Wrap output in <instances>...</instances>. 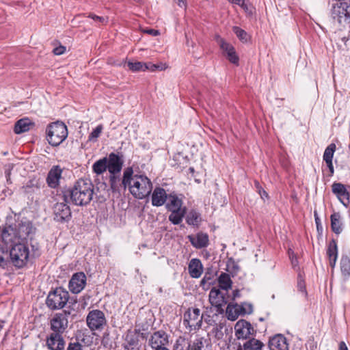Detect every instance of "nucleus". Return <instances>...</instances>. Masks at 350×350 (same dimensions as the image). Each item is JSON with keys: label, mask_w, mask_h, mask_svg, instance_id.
Wrapping results in <instances>:
<instances>
[{"label": "nucleus", "mask_w": 350, "mask_h": 350, "mask_svg": "<svg viewBox=\"0 0 350 350\" xmlns=\"http://www.w3.org/2000/svg\"><path fill=\"white\" fill-rule=\"evenodd\" d=\"M94 185L88 178H80L64 195L76 206H86L92 200Z\"/></svg>", "instance_id": "f257e3e1"}, {"label": "nucleus", "mask_w": 350, "mask_h": 350, "mask_svg": "<svg viewBox=\"0 0 350 350\" xmlns=\"http://www.w3.org/2000/svg\"><path fill=\"white\" fill-rule=\"evenodd\" d=\"M124 164V157L118 152H111L108 156L96 161L92 165L93 172L97 175L107 170L111 175H116L122 171Z\"/></svg>", "instance_id": "f03ea898"}, {"label": "nucleus", "mask_w": 350, "mask_h": 350, "mask_svg": "<svg viewBox=\"0 0 350 350\" xmlns=\"http://www.w3.org/2000/svg\"><path fill=\"white\" fill-rule=\"evenodd\" d=\"M122 183L138 199L149 196L152 189V183L148 176H123Z\"/></svg>", "instance_id": "7ed1b4c3"}, {"label": "nucleus", "mask_w": 350, "mask_h": 350, "mask_svg": "<svg viewBox=\"0 0 350 350\" xmlns=\"http://www.w3.org/2000/svg\"><path fill=\"white\" fill-rule=\"evenodd\" d=\"M46 140L53 146L61 144L68 137L66 125L60 121L51 123L46 128Z\"/></svg>", "instance_id": "20e7f679"}, {"label": "nucleus", "mask_w": 350, "mask_h": 350, "mask_svg": "<svg viewBox=\"0 0 350 350\" xmlns=\"http://www.w3.org/2000/svg\"><path fill=\"white\" fill-rule=\"evenodd\" d=\"M330 16L335 24L341 27L350 25V1H338L333 4Z\"/></svg>", "instance_id": "39448f33"}, {"label": "nucleus", "mask_w": 350, "mask_h": 350, "mask_svg": "<svg viewBox=\"0 0 350 350\" xmlns=\"http://www.w3.org/2000/svg\"><path fill=\"white\" fill-rule=\"evenodd\" d=\"M10 256L13 265L18 268H21L27 265L31 255L28 246L18 242L10 248Z\"/></svg>", "instance_id": "423d86ee"}, {"label": "nucleus", "mask_w": 350, "mask_h": 350, "mask_svg": "<svg viewBox=\"0 0 350 350\" xmlns=\"http://www.w3.org/2000/svg\"><path fill=\"white\" fill-rule=\"evenodd\" d=\"M69 299V293L62 287L56 288L47 296L46 304L51 310L63 308Z\"/></svg>", "instance_id": "0eeeda50"}, {"label": "nucleus", "mask_w": 350, "mask_h": 350, "mask_svg": "<svg viewBox=\"0 0 350 350\" xmlns=\"http://www.w3.org/2000/svg\"><path fill=\"white\" fill-rule=\"evenodd\" d=\"M68 202L67 196L64 194L60 197V201L54 204L53 209L56 221L64 223L70 219L72 213Z\"/></svg>", "instance_id": "6e6552de"}, {"label": "nucleus", "mask_w": 350, "mask_h": 350, "mask_svg": "<svg viewBox=\"0 0 350 350\" xmlns=\"http://www.w3.org/2000/svg\"><path fill=\"white\" fill-rule=\"evenodd\" d=\"M86 323L91 331H101L107 325V320L103 311L93 310L89 312Z\"/></svg>", "instance_id": "1a4fd4ad"}, {"label": "nucleus", "mask_w": 350, "mask_h": 350, "mask_svg": "<svg viewBox=\"0 0 350 350\" xmlns=\"http://www.w3.org/2000/svg\"><path fill=\"white\" fill-rule=\"evenodd\" d=\"M208 298L211 306L217 308V312L222 313L224 312L223 308L228 301V293H224L219 288L213 287L209 292Z\"/></svg>", "instance_id": "9d476101"}, {"label": "nucleus", "mask_w": 350, "mask_h": 350, "mask_svg": "<svg viewBox=\"0 0 350 350\" xmlns=\"http://www.w3.org/2000/svg\"><path fill=\"white\" fill-rule=\"evenodd\" d=\"M202 323V315L198 308H189L184 314L183 323L189 327L190 330H196L200 328Z\"/></svg>", "instance_id": "9b49d317"}, {"label": "nucleus", "mask_w": 350, "mask_h": 350, "mask_svg": "<svg viewBox=\"0 0 350 350\" xmlns=\"http://www.w3.org/2000/svg\"><path fill=\"white\" fill-rule=\"evenodd\" d=\"M70 312L66 310L55 314L50 321L51 330L60 334L66 332L68 325V318Z\"/></svg>", "instance_id": "f8f14e48"}, {"label": "nucleus", "mask_w": 350, "mask_h": 350, "mask_svg": "<svg viewBox=\"0 0 350 350\" xmlns=\"http://www.w3.org/2000/svg\"><path fill=\"white\" fill-rule=\"evenodd\" d=\"M148 343L153 350H159L160 349L167 347L169 335L163 330L156 331L151 334Z\"/></svg>", "instance_id": "ddd939ff"}, {"label": "nucleus", "mask_w": 350, "mask_h": 350, "mask_svg": "<svg viewBox=\"0 0 350 350\" xmlns=\"http://www.w3.org/2000/svg\"><path fill=\"white\" fill-rule=\"evenodd\" d=\"M86 280V275L84 273L77 272L74 273L69 282V290L72 293H79L85 288Z\"/></svg>", "instance_id": "4468645a"}, {"label": "nucleus", "mask_w": 350, "mask_h": 350, "mask_svg": "<svg viewBox=\"0 0 350 350\" xmlns=\"http://www.w3.org/2000/svg\"><path fill=\"white\" fill-rule=\"evenodd\" d=\"M0 237L2 242L7 246L9 245L10 247L20 242L16 229L11 226L3 228L1 231Z\"/></svg>", "instance_id": "2eb2a0df"}, {"label": "nucleus", "mask_w": 350, "mask_h": 350, "mask_svg": "<svg viewBox=\"0 0 350 350\" xmlns=\"http://www.w3.org/2000/svg\"><path fill=\"white\" fill-rule=\"evenodd\" d=\"M235 335L238 339H246L254 334L252 325L245 320H239L234 326Z\"/></svg>", "instance_id": "dca6fc26"}, {"label": "nucleus", "mask_w": 350, "mask_h": 350, "mask_svg": "<svg viewBox=\"0 0 350 350\" xmlns=\"http://www.w3.org/2000/svg\"><path fill=\"white\" fill-rule=\"evenodd\" d=\"M63 334L53 332L46 339V345L50 350H62L65 346Z\"/></svg>", "instance_id": "f3484780"}, {"label": "nucleus", "mask_w": 350, "mask_h": 350, "mask_svg": "<svg viewBox=\"0 0 350 350\" xmlns=\"http://www.w3.org/2000/svg\"><path fill=\"white\" fill-rule=\"evenodd\" d=\"M139 330L128 329L123 335V342L122 347H141L139 344Z\"/></svg>", "instance_id": "a211bd4d"}, {"label": "nucleus", "mask_w": 350, "mask_h": 350, "mask_svg": "<svg viewBox=\"0 0 350 350\" xmlns=\"http://www.w3.org/2000/svg\"><path fill=\"white\" fill-rule=\"evenodd\" d=\"M332 192L336 195L340 202L345 206H347L350 202L349 194L345 186L341 183H334L332 186Z\"/></svg>", "instance_id": "6ab92c4d"}, {"label": "nucleus", "mask_w": 350, "mask_h": 350, "mask_svg": "<svg viewBox=\"0 0 350 350\" xmlns=\"http://www.w3.org/2000/svg\"><path fill=\"white\" fill-rule=\"evenodd\" d=\"M191 244L196 249H202L208 245L209 239L206 233L198 232L196 235L187 237Z\"/></svg>", "instance_id": "aec40b11"}, {"label": "nucleus", "mask_w": 350, "mask_h": 350, "mask_svg": "<svg viewBox=\"0 0 350 350\" xmlns=\"http://www.w3.org/2000/svg\"><path fill=\"white\" fill-rule=\"evenodd\" d=\"M220 48L226 53L228 59L234 64H238L239 57L236 54L234 48L223 39L219 40Z\"/></svg>", "instance_id": "412c9836"}, {"label": "nucleus", "mask_w": 350, "mask_h": 350, "mask_svg": "<svg viewBox=\"0 0 350 350\" xmlns=\"http://www.w3.org/2000/svg\"><path fill=\"white\" fill-rule=\"evenodd\" d=\"M270 350H288L286 338L282 335H276L269 341Z\"/></svg>", "instance_id": "4be33fe9"}, {"label": "nucleus", "mask_w": 350, "mask_h": 350, "mask_svg": "<svg viewBox=\"0 0 350 350\" xmlns=\"http://www.w3.org/2000/svg\"><path fill=\"white\" fill-rule=\"evenodd\" d=\"M188 270L191 278H200L203 272V266L201 261L198 258L191 259L189 263Z\"/></svg>", "instance_id": "5701e85b"}, {"label": "nucleus", "mask_w": 350, "mask_h": 350, "mask_svg": "<svg viewBox=\"0 0 350 350\" xmlns=\"http://www.w3.org/2000/svg\"><path fill=\"white\" fill-rule=\"evenodd\" d=\"M167 194L164 189L156 187L152 194V204L154 206H161L166 201Z\"/></svg>", "instance_id": "b1692460"}, {"label": "nucleus", "mask_w": 350, "mask_h": 350, "mask_svg": "<svg viewBox=\"0 0 350 350\" xmlns=\"http://www.w3.org/2000/svg\"><path fill=\"white\" fill-rule=\"evenodd\" d=\"M33 126L34 123L29 118H22L15 123L14 132L16 134H21L29 131Z\"/></svg>", "instance_id": "393cba45"}, {"label": "nucleus", "mask_w": 350, "mask_h": 350, "mask_svg": "<svg viewBox=\"0 0 350 350\" xmlns=\"http://www.w3.org/2000/svg\"><path fill=\"white\" fill-rule=\"evenodd\" d=\"M327 254L329 258V265L334 268L338 258L337 243L335 240H332L327 247Z\"/></svg>", "instance_id": "a878e982"}, {"label": "nucleus", "mask_w": 350, "mask_h": 350, "mask_svg": "<svg viewBox=\"0 0 350 350\" xmlns=\"http://www.w3.org/2000/svg\"><path fill=\"white\" fill-rule=\"evenodd\" d=\"M336 150V145L334 144H329L325 150L323 154V160L325 161L329 169L330 173H334V167L332 165V158Z\"/></svg>", "instance_id": "bb28decb"}, {"label": "nucleus", "mask_w": 350, "mask_h": 350, "mask_svg": "<svg viewBox=\"0 0 350 350\" xmlns=\"http://www.w3.org/2000/svg\"><path fill=\"white\" fill-rule=\"evenodd\" d=\"M16 229L20 240L25 239L33 231L32 225L29 222L21 223Z\"/></svg>", "instance_id": "cd10ccee"}, {"label": "nucleus", "mask_w": 350, "mask_h": 350, "mask_svg": "<svg viewBox=\"0 0 350 350\" xmlns=\"http://www.w3.org/2000/svg\"><path fill=\"white\" fill-rule=\"evenodd\" d=\"M218 284L219 289L225 293H228L229 289H231L232 281L228 273H221L218 278Z\"/></svg>", "instance_id": "c85d7f7f"}, {"label": "nucleus", "mask_w": 350, "mask_h": 350, "mask_svg": "<svg viewBox=\"0 0 350 350\" xmlns=\"http://www.w3.org/2000/svg\"><path fill=\"white\" fill-rule=\"evenodd\" d=\"M241 314V308L239 304H229L226 308V316L228 320L235 321Z\"/></svg>", "instance_id": "c756f323"}, {"label": "nucleus", "mask_w": 350, "mask_h": 350, "mask_svg": "<svg viewBox=\"0 0 350 350\" xmlns=\"http://www.w3.org/2000/svg\"><path fill=\"white\" fill-rule=\"evenodd\" d=\"M243 347V350H263L265 345L260 340L252 338L247 340Z\"/></svg>", "instance_id": "7c9ffc66"}, {"label": "nucleus", "mask_w": 350, "mask_h": 350, "mask_svg": "<svg viewBox=\"0 0 350 350\" xmlns=\"http://www.w3.org/2000/svg\"><path fill=\"white\" fill-rule=\"evenodd\" d=\"M331 228L332 231L336 234H340L342 230V224L340 221V215L339 213H333L331 217Z\"/></svg>", "instance_id": "2f4dec72"}, {"label": "nucleus", "mask_w": 350, "mask_h": 350, "mask_svg": "<svg viewBox=\"0 0 350 350\" xmlns=\"http://www.w3.org/2000/svg\"><path fill=\"white\" fill-rule=\"evenodd\" d=\"M206 343V339L204 338L196 337L189 342L187 350H204Z\"/></svg>", "instance_id": "473e14b6"}, {"label": "nucleus", "mask_w": 350, "mask_h": 350, "mask_svg": "<svg viewBox=\"0 0 350 350\" xmlns=\"http://www.w3.org/2000/svg\"><path fill=\"white\" fill-rule=\"evenodd\" d=\"M340 271L345 280L350 277V259L347 256H342L340 260Z\"/></svg>", "instance_id": "72a5a7b5"}, {"label": "nucleus", "mask_w": 350, "mask_h": 350, "mask_svg": "<svg viewBox=\"0 0 350 350\" xmlns=\"http://www.w3.org/2000/svg\"><path fill=\"white\" fill-rule=\"evenodd\" d=\"M186 221L189 225L198 226L201 222L200 214L196 211H191L186 217Z\"/></svg>", "instance_id": "f704fd0d"}, {"label": "nucleus", "mask_w": 350, "mask_h": 350, "mask_svg": "<svg viewBox=\"0 0 350 350\" xmlns=\"http://www.w3.org/2000/svg\"><path fill=\"white\" fill-rule=\"evenodd\" d=\"M182 201L176 196H170L167 207L171 212L175 211L183 210L182 208Z\"/></svg>", "instance_id": "c9c22d12"}, {"label": "nucleus", "mask_w": 350, "mask_h": 350, "mask_svg": "<svg viewBox=\"0 0 350 350\" xmlns=\"http://www.w3.org/2000/svg\"><path fill=\"white\" fill-rule=\"evenodd\" d=\"M185 213V210L175 211L174 212H172L169 216V220L173 224H178L182 221Z\"/></svg>", "instance_id": "e433bc0d"}, {"label": "nucleus", "mask_w": 350, "mask_h": 350, "mask_svg": "<svg viewBox=\"0 0 350 350\" xmlns=\"http://www.w3.org/2000/svg\"><path fill=\"white\" fill-rule=\"evenodd\" d=\"M127 65L129 68L133 72L146 71L148 68V67H147V64L142 62H129Z\"/></svg>", "instance_id": "4c0bfd02"}, {"label": "nucleus", "mask_w": 350, "mask_h": 350, "mask_svg": "<svg viewBox=\"0 0 350 350\" xmlns=\"http://www.w3.org/2000/svg\"><path fill=\"white\" fill-rule=\"evenodd\" d=\"M189 342L185 337L179 336L174 344L173 350H185L188 347Z\"/></svg>", "instance_id": "58836bf2"}, {"label": "nucleus", "mask_w": 350, "mask_h": 350, "mask_svg": "<svg viewBox=\"0 0 350 350\" xmlns=\"http://www.w3.org/2000/svg\"><path fill=\"white\" fill-rule=\"evenodd\" d=\"M233 32L236 34V36L239 38L240 40L242 42H247L248 40V35L247 32L241 29L237 26H234L232 28Z\"/></svg>", "instance_id": "ea45409f"}, {"label": "nucleus", "mask_w": 350, "mask_h": 350, "mask_svg": "<svg viewBox=\"0 0 350 350\" xmlns=\"http://www.w3.org/2000/svg\"><path fill=\"white\" fill-rule=\"evenodd\" d=\"M103 129V125H98L90 134L88 139L90 141H96V139L100 136V133H102Z\"/></svg>", "instance_id": "a19ab883"}, {"label": "nucleus", "mask_w": 350, "mask_h": 350, "mask_svg": "<svg viewBox=\"0 0 350 350\" xmlns=\"http://www.w3.org/2000/svg\"><path fill=\"white\" fill-rule=\"evenodd\" d=\"M61 176H46V183L51 188H56L59 184Z\"/></svg>", "instance_id": "79ce46f5"}, {"label": "nucleus", "mask_w": 350, "mask_h": 350, "mask_svg": "<svg viewBox=\"0 0 350 350\" xmlns=\"http://www.w3.org/2000/svg\"><path fill=\"white\" fill-rule=\"evenodd\" d=\"M7 256V251L0 245V267L5 268L8 265V260L5 256Z\"/></svg>", "instance_id": "37998d69"}, {"label": "nucleus", "mask_w": 350, "mask_h": 350, "mask_svg": "<svg viewBox=\"0 0 350 350\" xmlns=\"http://www.w3.org/2000/svg\"><path fill=\"white\" fill-rule=\"evenodd\" d=\"M88 17L93 19L98 25H105L107 23V18L97 16L93 13H90Z\"/></svg>", "instance_id": "c03bdc74"}, {"label": "nucleus", "mask_w": 350, "mask_h": 350, "mask_svg": "<svg viewBox=\"0 0 350 350\" xmlns=\"http://www.w3.org/2000/svg\"><path fill=\"white\" fill-rule=\"evenodd\" d=\"M239 306L241 308L242 315L251 314L253 312V306L251 304L243 303L242 304H239Z\"/></svg>", "instance_id": "a18cd8bd"}, {"label": "nucleus", "mask_w": 350, "mask_h": 350, "mask_svg": "<svg viewBox=\"0 0 350 350\" xmlns=\"http://www.w3.org/2000/svg\"><path fill=\"white\" fill-rule=\"evenodd\" d=\"M62 173V169L59 165H54L50 170L47 175H61Z\"/></svg>", "instance_id": "49530a36"}, {"label": "nucleus", "mask_w": 350, "mask_h": 350, "mask_svg": "<svg viewBox=\"0 0 350 350\" xmlns=\"http://www.w3.org/2000/svg\"><path fill=\"white\" fill-rule=\"evenodd\" d=\"M67 350H83L82 345L79 342H70Z\"/></svg>", "instance_id": "de8ad7c7"}, {"label": "nucleus", "mask_w": 350, "mask_h": 350, "mask_svg": "<svg viewBox=\"0 0 350 350\" xmlns=\"http://www.w3.org/2000/svg\"><path fill=\"white\" fill-rule=\"evenodd\" d=\"M176 168H180V170L178 171V172H185V173H191L193 174L196 172L193 167H189L187 170H184L187 168V166H180V165H178Z\"/></svg>", "instance_id": "09e8293b"}, {"label": "nucleus", "mask_w": 350, "mask_h": 350, "mask_svg": "<svg viewBox=\"0 0 350 350\" xmlns=\"http://www.w3.org/2000/svg\"><path fill=\"white\" fill-rule=\"evenodd\" d=\"M66 47L64 46L60 45L53 49V52L56 55H60L65 53Z\"/></svg>", "instance_id": "8fccbe9b"}, {"label": "nucleus", "mask_w": 350, "mask_h": 350, "mask_svg": "<svg viewBox=\"0 0 350 350\" xmlns=\"http://www.w3.org/2000/svg\"><path fill=\"white\" fill-rule=\"evenodd\" d=\"M297 288L299 291L306 293V287L304 280L299 276L297 281Z\"/></svg>", "instance_id": "3c124183"}, {"label": "nucleus", "mask_w": 350, "mask_h": 350, "mask_svg": "<svg viewBox=\"0 0 350 350\" xmlns=\"http://www.w3.org/2000/svg\"><path fill=\"white\" fill-rule=\"evenodd\" d=\"M143 31L147 34L153 36H157L160 35V32L159 30L153 29H143Z\"/></svg>", "instance_id": "603ef678"}, {"label": "nucleus", "mask_w": 350, "mask_h": 350, "mask_svg": "<svg viewBox=\"0 0 350 350\" xmlns=\"http://www.w3.org/2000/svg\"><path fill=\"white\" fill-rule=\"evenodd\" d=\"M14 165L12 163H8L5 166V175H10L11 170L13 168Z\"/></svg>", "instance_id": "864d4df0"}, {"label": "nucleus", "mask_w": 350, "mask_h": 350, "mask_svg": "<svg viewBox=\"0 0 350 350\" xmlns=\"http://www.w3.org/2000/svg\"><path fill=\"white\" fill-rule=\"evenodd\" d=\"M240 7L245 12L249 13L250 14H252V10H250L248 5L245 3V1L243 3V5H241Z\"/></svg>", "instance_id": "5fc2aeb1"}, {"label": "nucleus", "mask_w": 350, "mask_h": 350, "mask_svg": "<svg viewBox=\"0 0 350 350\" xmlns=\"http://www.w3.org/2000/svg\"><path fill=\"white\" fill-rule=\"evenodd\" d=\"M133 170L132 167H128L125 169L124 173L122 175H133Z\"/></svg>", "instance_id": "6e6d98bb"}, {"label": "nucleus", "mask_w": 350, "mask_h": 350, "mask_svg": "<svg viewBox=\"0 0 350 350\" xmlns=\"http://www.w3.org/2000/svg\"><path fill=\"white\" fill-rule=\"evenodd\" d=\"M258 193L260 194L262 199L265 200V198H268L267 193L262 189V190L259 189Z\"/></svg>", "instance_id": "4d7b16f0"}, {"label": "nucleus", "mask_w": 350, "mask_h": 350, "mask_svg": "<svg viewBox=\"0 0 350 350\" xmlns=\"http://www.w3.org/2000/svg\"><path fill=\"white\" fill-rule=\"evenodd\" d=\"M314 217H315V223L317 225V228L319 230V226H321V220H320L319 217H318V215L316 211L314 212Z\"/></svg>", "instance_id": "13d9d810"}, {"label": "nucleus", "mask_w": 350, "mask_h": 350, "mask_svg": "<svg viewBox=\"0 0 350 350\" xmlns=\"http://www.w3.org/2000/svg\"><path fill=\"white\" fill-rule=\"evenodd\" d=\"M122 350H141V347H122Z\"/></svg>", "instance_id": "bf43d9fd"}, {"label": "nucleus", "mask_w": 350, "mask_h": 350, "mask_svg": "<svg viewBox=\"0 0 350 350\" xmlns=\"http://www.w3.org/2000/svg\"><path fill=\"white\" fill-rule=\"evenodd\" d=\"M339 350H349L345 342L341 341L339 343Z\"/></svg>", "instance_id": "052dcab7"}, {"label": "nucleus", "mask_w": 350, "mask_h": 350, "mask_svg": "<svg viewBox=\"0 0 350 350\" xmlns=\"http://www.w3.org/2000/svg\"><path fill=\"white\" fill-rule=\"evenodd\" d=\"M290 255V258L291 259V263H292V265L295 267L297 265V260L296 258L294 259V256H293V254H289Z\"/></svg>", "instance_id": "680f3d73"}, {"label": "nucleus", "mask_w": 350, "mask_h": 350, "mask_svg": "<svg viewBox=\"0 0 350 350\" xmlns=\"http://www.w3.org/2000/svg\"><path fill=\"white\" fill-rule=\"evenodd\" d=\"M229 1L232 3H234L240 6L241 5H243V3L245 1V0H230Z\"/></svg>", "instance_id": "e2e57ef3"}, {"label": "nucleus", "mask_w": 350, "mask_h": 350, "mask_svg": "<svg viewBox=\"0 0 350 350\" xmlns=\"http://www.w3.org/2000/svg\"><path fill=\"white\" fill-rule=\"evenodd\" d=\"M150 67L147 70H150L151 71H154L156 69L158 68V66L155 64H152L151 63H149Z\"/></svg>", "instance_id": "0e129e2a"}, {"label": "nucleus", "mask_w": 350, "mask_h": 350, "mask_svg": "<svg viewBox=\"0 0 350 350\" xmlns=\"http://www.w3.org/2000/svg\"><path fill=\"white\" fill-rule=\"evenodd\" d=\"M182 159L183 161V163H187V161L185 158H184L183 157H182L181 155L178 154V156L176 157V159L175 160L176 161H180V159Z\"/></svg>", "instance_id": "69168bd1"}, {"label": "nucleus", "mask_w": 350, "mask_h": 350, "mask_svg": "<svg viewBox=\"0 0 350 350\" xmlns=\"http://www.w3.org/2000/svg\"><path fill=\"white\" fill-rule=\"evenodd\" d=\"M173 1L176 2L180 7H183V6L185 5V1L183 0H173Z\"/></svg>", "instance_id": "338daca9"}, {"label": "nucleus", "mask_w": 350, "mask_h": 350, "mask_svg": "<svg viewBox=\"0 0 350 350\" xmlns=\"http://www.w3.org/2000/svg\"><path fill=\"white\" fill-rule=\"evenodd\" d=\"M232 295H233V299H234L235 298L239 297L240 294H239V290H234L232 293Z\"/></svg>", "instance_id": "774afa93"}]
</instances>
